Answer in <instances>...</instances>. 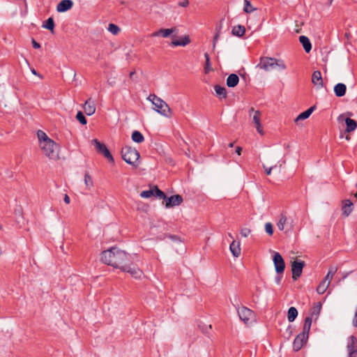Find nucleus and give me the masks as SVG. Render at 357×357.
Segmentation results:
<instances>
[{"instance_id":"26","label":"nucleus","mask_w":357,"mask_h":357,"mask_svg":"<svg viewBox=\"0 0 357 357\" xmlns=\"http://www.w3.org/2000/svg\"><path fill=\"white\" fill-rule=\"evenodd\" d=\"M346 123V132H350L354 131L357 127V122L350 118H347L345 119Z\"/></svg>"},{"instance_id":"4","label":"nucleus","mask_w":357,"mask_h":357,"mask_svg":"<svg viewBox=\"0 0 357 357\" xmlns=\"http://www.w3.org/2000/svg\"><path fill=\"white\" fill-rule=\"evenodd\" d=\"M121 153L122 158L126 162L135 167L137 166L139 153L135 149L126 146L121 149Z\"/></svg>"},{"instance_id":"8","label":"nucleus","mask_w":357,"mask_h":357,"mask_svg":"<svg viewBox=\"0 0 357 357\" xmlns=\"http://www.w3.org/2000/svg\"><path fill=\"white\" fill-rule=\"evenodd\" d=\"M236 310L240 319L245 324L255 318V312L245 306L236 307Z\"/></svg>"},{"instance_id":"25","label":"nucleus","mask_w":357,"mask_h":357,"mask_svg":"<svg viewBox=\"0 0 357 357\" xmlns=\"http://www.w3.org/2000/svg\"><path fill=\"white\" fill-rule=\"evenodd\" d=\"M175 30V28L174 29H160L159 31H155L152 33L153 36H158L160 35H162L164 38L169 37Z\"/></svg>"},{"instance_id":"48","label":"nucleus","mask_w":357,"mask_h":357,"mask_svg":"<svg viewBox=\"0 0 357 357\" xmlns=\"http://www.w3.org/2000/svg\"><path fill=\"white\" fill-rule=\"evenodd\" d=\"M31 43L33 48L38 49L40 47V45L38 42H36L33 38H32Z\"/></svg>"},{"instance_id":"13","label":"nucleus","mask_w":357,"mask_h":357,"mask_svg":"<svg viewBox=\"0 0 357 357\" xmlns=\"http://www.w3.org/2000/svg\"><path fill=\"white\" fill-rule=\"evenodd\" d=\"M166 200L165 207L172 208L176 206H179L183 201V197L180 195H172L169 197L165 199Z\"/></svg>"},{"instance_id":"34","label":"nucleus","mask_w":357,"mask_h":357,"mask_svg":"<svg viewBox=\"0 0 357 357\" xmlns=\"http://www.w3.org/2000/svg\"><path fill=\"white\" fill-rule=\"evenodd\" d=\"M43 27L51 31L52 33L54 29V22L52 17H49L43 24Z\"/></svg>"},{"instance_id":"3","label":"nucleus","mask_w":357,"mask_h":357,"mask_svg":"<svg viewBox=\"0 0 357 357\" xmlns=\"http://www.w3.org/2000/svg\"><path fill=\"white\" fill-rule=\"evenodd\" d=\"M148 99L153 103L155 107L154 109L158 113L165 117L169 118L172 116V109L167 104V102L162 100L160 98L158 97L155 94H151L149 95Z\"/></svg>"},{"instance_id":"35","label":"nucleus","mask_w":357,"mask_h":357,"mask_svg":"<svg viewBox=\"0 0 357 357\" xmlns=\"http://www.w3.org/2000/svg\"><path fill=\"white\" fill-rule=\"evenodd\" d=\"M204 57L206 59V62H205V65H204V73L206 74H208L209 72H211L212 70L209 54L206 52L204 54Z\"/></svg>"},{"instance_id":"27","label":"nucleus","mask_w":357,"mask_h":357,"mask_svg":"<svg viewBox=\"0 0 357 357\" xmlns=\"http://www.w3.org/2000/svg\"><path fill=\"white\" fill-rule=\"evenodd\" d=\"M215 91L216 95L219 97V98H226L227 96V90L225 87L222 86L220 85H215L214 86Z\"/></svg>"},{"instance_id":"2","label":"nucleus","mask_w":357,"mask_h":357,"mask_svg":"<svg viewBox=\"0 0 357 357\" xmlns=\"http://www.w3.org/2000/svg\"><path fill=\"white\" fill-rule=\"evenodd\" d=\"M311 328V320L310 318H305L303 324L302 333H299L294 340L293 349L295 351H299L303 346L309 337V333Z\"/></svg>"},{"instance_id":"24","label":"nucleus","mask_w":357,"mask_h":357,"mask_svg":"<svg viewBox=\"0 0 357 357\" xmlns=\"http://www.w3.org/2000/svg\"><path fill=\"white\" fill-rule=\"evenodd\" d=\"M315 108H316V107L314 105V106L310 107L309 109H307L305 112L301 113L296 117V119H295V121L298 122L300 120H305V119H307L311 115V114L314 112Z\"/></svg>"},{"instance_id":"47","label":"nucleus","mask_w":357,"mask_h":357,"mask_svg":"<svg viewBox=\"0 0 357 357\" xmlns=\"http://www.w3.org/2000/svg\"><path fill=\"white\" fill-rule=\"evenodd\" d=\"M218 38H219V31L215 33V35L213 38V48H215V44L218 40Z\"/></svg>"},{"instance_id":"10","label":"nucleus","mask_w":357,"mask_h":357,"mask_svg":"<svg viewBox=\"0 0 357 357\" xmlns=\"http://www.w3.org/2000/svg\"><path fill=\"white\" fill-rule=\"evenodd\" d=\"M305 261L295 260L291 264L292 278L296 280L302 274L303 268L305 266Z\"/></svg>"},{"instance_id":"11","label":"nucleus","mask_w":357,"mask_h":357,"mask_svg":"<svg viewBox=\"0 0 357 357\" xmlns=\"http://www.w3.org/2000/svg\"><path fill=\"white\" fill-rule=\"evenodd\" d=\"M275 58L261 57L260 59L259 63L257 65V67H259L260 68L264 69L266 71H269L275 68Z\"/></svg>"},{"instance_id":"51","label":"nucleus","mask_w":357,"mask_h":357,"mask_svg":"<svg viewBox=\"0 0 357 357\" xmlns=\"http://www.w3.org/2000/svg\"><path fill=\"white\" fill-rule=\"evenodd\" d=\"M241 151H242V148L241 146H237L236 149V153L238 154V155H241Z\"/></svg>"},{"instance_id":"15","label":"nucleus","mask_w":357,"mask_h":357,"mask_svg":"<svg viewBox=\"0 0 357 357\" xmlns=\"http://www.w3.org/2000/svg\"><path fill=\"white\" fill-rule=\"evenodd\" d=\"M342 215L348 217L353 211V203L349 199L342 201Z\"/></svg>"},{"instance_id":"31","label":"nucleus","mask_w":357,"mask_h":357,"mask_svg":"<svg viewBox=\"0 0 357 357\" xmlns=\"http://www.w3.org/2000/svg\"><path fill=\"white\" fill-rule=\"evenodd\" d=\"M337 271V268L335 266H331L329 268L328 272L324 279V281H326L328 283H331L334 275L336 273Z\"/></svg>"},{"instance_id":"29","label":"nucleus","mask_w":357,"mask_h":357,"mask_svg":"<svg viewBox=\"0 0 357 357\" xmlns=\"http://www.w3.org/2000/svg\"><path fill=\"white\" fill-rule=\"evenodd\" d=\"M190 42V38L188 36H184L181 40H175L172 42L173 46H185Z\"/></svg>"},{"instance_id":"5","label":"nucleus","mask_w":357,"mask_h":357,"mask_svg":"<svg viewBox=\"0 0 357 357\" xmlns=\"http://www.w3.org/2000/svg\"><path fill=\"white\" fill-rule=\"evenodd\" d=\"M40 147L45 155L50 159H56L58 158V146L52 139L40 144Z\"/></svg>"},{"instance_id":"28","label":"nucleus","mask_w":357,"mask_h":357,"mask_svg":"<svg viewBox=\"0 0 357 357\" xmlns=\"http://www.w3.org/2000/svg\"><path fill=\"white\" fill-rule=\"evenodd\" d=\"M287 218L284 213H282L280 215L279 220L277 223V227L280 231L284 229V226L287 224Z\"/></svg>"},{"instance_id":"53","label":"nucleus","mask_w":357,"mask_h":357,"mask_svg":"<svg viewBox=\"0 0 357 357\" xmlns=\"http://www.w3.org/2000/svg\"><path fill=\"white\" fill-rule=\"evenodd\" d=\"M348 357H357V354H349Z\"/></svg>"},{"instance_id":"18","label":"nucleus","mask_w":357,"mask_h":357,"mask_svg":"<svg viewBox=\"0 0 357 357\" xmlns=\"http://www.w3.org/2000/svg\"><path fill=\"white\" fill-rule=\"evenodd\" d=\"M349 354H357V339L351 335L349 337V342L347 344Z\"/></svg>"},{"instance_id":"40","label":"nucleus","mask_w":357,"mask_h":357,"mask_svg":"<svg viewBox=\"0 0 357 357\" xmlns=\"http://www.w3.org/2000/svg\"><path fill=\"white\" fill-rule=\"evenodd\" d=\"M84 183L87 188H91L93 186L92 178L88 172L85 173L84 174Z\"/></svg>"},{"instance_id":"1","label":"nucleus","mask_w":357,"mask_h":357,"mask_svg":"<svg viewBox=\"0 0 357 357\" xmlns=\"http://www.w3.org/2000/svg\"><path fill=\"white\" fill-rule=\"evenodd\" d=\"M130 255L116 247L105 250L101 254V261L107 265L119 268L126 272L135 278H139L142 271L135 264L131 263Z\"/></svg>"},{"instance_id":"33","label":"nucleus","mask_w":357,"mask_h":357,"mask_svg":"<svg viewBox=\"0 0 357 357\" xmlns=\"http://www.w3.org/2000/svg\"><path fill=\"white\" fill-rule=\"evenodd\" d=\"M132 139L136 143H142L144 141L143 135L138 130H135L132 133Z\"/></svg>"},{"instance_id":"41","label":"nucleus","mask_w":357,"mask_h":357,"mask_svg":"<svg viewBox=\"0 0 357 357\" xmlns=\"http://www.w3.org/2000/svg\"><path fill=\"white\" fill-rule=\"evenodd\" d=\"M276 67H278L279 70H284L287 68L285 63L282 60L275 59V68Z\"/></svg>"},{"instance_id":"43","label":"nucleus","mask_w":357,"mask_h":357,"mask_svg":"<svg viewBox=\"0 0 357 357\" xmlns=\"http://www.w3.org/2000/svg\"><path fill=\"white\" fill-rule=\"evenodd\" d=\"M265 230H266V232L268 235H270V236L273 235V225L271 222L266 223V225H265Z\"/></svg>"},{"instance_id":"50","label":"nucleus","mask_w":357,"mask_h":357,"mask_svg":"<svg viewBox=\"0 0 357 357\" xmlns=\"http://www.w3.org/2000/svg\"><path fill=\"white\" fill-rule=\"evenodd\" d=\"M63 201L67 204H70V199L68 195H66V194L65 195V196L63 197Z\"/></svg>"},{"instance_id":"45","label":"nucleus","mask_w":357,"mask_h":357,"mask_svg":"<svg viewBox=\"0 0 357 357\" xmlns=\"http://www.w3.org/2000/svg\"><path fill=\"white\" fill-rule=\"evenodd\" d=\"M276 167V166H273V167H271L268 168V167H266L265 165H263V167H264V170H265V172H266V174L267 175H270V174H271V173L272 169H273L274 167Z\"/></svg>"},{"instance_id":"14","label":"nucleus","mask_w":357,"mask_h":357,"mask_svg":"<svg viewBox=\"0 0 357 357\" xmlns=\"http://www.w3.org/2000/svg\"><path fill=\"white\" fill-rule=\"evenodd\" d=\"M73 6L72 0H62L56 6V10L59 13H64L71 9Z\"/></svg>"},{"instance_id":"42","label":"nucleus","mask_w":357,"mask_h":357,"mask_svg":"<svg viewBox=\"0 0 357 357\" xmlns=\"http://www.w3.org/2000/svg\"><path fill=\"white\" fill-rule=\"evenodd\" d=\"M244 3L245 5L243 10L245 13H250L254 10L249 1L245 0Z\"/></svg>"},{"instance_id":"37","label":"nucleus","mask_w":357,"mask_h":357,"mask_svg":"<svg viewBox=\"0 0 357 357\" xmlns=\"http://www.w3.org/2000/svg\"><path fill=\"white\" fill-rule=\"evenodd\" d=\"M329 283L326 281H322L317 287V291L319 294H323L326 292L327 288L329 286Z\"/></svg>"},{"instance_id":"9","label":"nucleus","mask_w":357,"mask_h":357,"mask_svg":"<svg viewBox=\"0 0 357 357\" xmlns=\"http://www.w3.org/2000/svg\"><path fill=\"white\" fill-rule=\"evenodd\" d=\"M151 196H155L159 199H166L165 193L160 190L158 186L155 185L153 188L149 190H144L140 193V197L142 198H149Z\"/></svg>"},{"instance_id":"55","label":"nucleus","mask_w":357,"mask_h":357,"mask_svg":"<svg viewBox=\"0 0 357 357\" xmlns=\"http://www.w3.org/2000/svg\"><path fill=\"white\" fill-rule=\"evenodd\" d=\"M133 74H134V72H131V73H130V77H131L133 75Z\"/></svg>"},{"instance_id":"12","label":"nucleus","mask_w":357,"mask_h":357,"mask_svg":"<svg viewBox=\"0 0 357 357\" xmlns=\"http://www.w3.org/2000/svg\"><path fill=\"white\" fill-rule=\"evenodd\" d=\"M273 263L277 274H282L285 268V264L279 252H275L273 255Z\"/></svg>"},{"instance_id":"54","label":"nucleus","mask_w":357,"mask_h":357,"mask_svg":"<svg viewBox=\"0 0 357 357\" xmlns=\"http://www.w3.org/2000/svg\"><path fill=\"white\" fill-rule=\"evenodd\" d=\"M228 146H229V147H233V146H234V143H233V142H231V143H229V145H228Z\"/></svg>"},{"instance_id":"44","label":"nucleus","mask_w":357,"mask_h":357,"mask_svg":"<svg viewBox=\"0 0 357 357\" xmlns=\"http://www.w3.org/2000/svg\"><path fill=\"white\" fill-rule=\"evenodd\" d=\"M251 233V230L249 229V228H242L241 229V231H240V234L243 237H247Z\"/></svg>"},{"instance_id":"21","label":"nucleus","mask_w":357,"mask_h":357,"mask_svg":"<svg viewBox=\"0 0 357 357\" xmlns=\"http://www.w3.org/2000/svg\"><path fill=\"white\" fill-rule=\"evenodd\" d=\"M229 249L233 256L238 257L241 255L240 242L233 241L230 244Z\"/></svg>"},{"instance_id":"36","label":"nucleus","mask_w":357,"mask_h":357,"mask_svg":"<svg viewBox=\"0 0 357 357\" xmlns=\"http://www.w3.org/2000/svg\"><path fill=\"white\" fill-rule=\"evenodd\" d=\"M37 135H38V138L40 144H41L43 143H45L48 140L51 139L50 138L48 137L47 134L42 130H38L37 132Z\"/></svg>"},{"instance_id":"52","label":"nucleus","mask_w":357,"mask_h":357,"mask_svg":"<svg viewBox=\"0 0 357 357\" xmlns=\"http://www.w3.org/2000/svg\"><path fill=\"white\" fill-rule=\"evenodd\" d=\"M169 237L172 239V240H176L177 239V236H173V235H169Z\"/></svg>"},{"instance_id":"23","label":"nucleus","mask_w":357,"mask_h":357,"mask_svg":"<svg viewBox=\"0 0 357 357\" xmlns=\"http://www.w3.org/2000/svg\"><path fill=\"white\" fill-rule=\"evenodd\" d=\"M239 82V77L236 74H231L227 78V85L229 87H235Z\"/></svg>"},{"instance_id":"32","label":"nucleus","mask_w":357,"mask_h":357,"mask_svg":"<svg viewBox=\"0 0 357 357\" xmlns=\"http://www.w3.org/2000/svg\"><path fill=\"white\" fill-rule=\"evenodd\" d=\"M245 32V29L242 25H238V26H234L232 29V31H231L233 35L239 36V37L243 36L244 35Z\"/></svg>"},{"instance_id":"39","label":"nucleus","mask_w":357,"mask_h":357,"mask_svg":"<svg viewBox=\"0 0 357 357\" xmlns=\"http://www.w3.org/2000/svg\"><path fill=\"white\" fill-rule=\"evenodd\" d=\"M76 119L82 125H86V123H87L86 117L84 116L83 113L82 112H80V111H79L77 113Z\"/></svg>"},{"instance_id":"19","label":"nucleus","mask_w":357,"mask_h":357,"mask_svg":"<svg viewBox=\"0 0 357 357\" xmlns=\"http://www.w3.org/2000/svg\"><path fill=\"white\" fill-rule=\"evenodd\" d=\"M312 82L317 86L319 88H321L324 86L321 73L319 70H315L312 75Z\"/></svg>"},{"instance_id":"30","label":"nucleus","mask_w":357,"mask_h":357,"mask_svg":"<svg viewBox=\"0 0 357 357\" xmlns=\"http://www.w3.org/2000/svg\"><path fill=\"white\" fill-rule=\"evenodd\" d=\"M298 316V310L294 307L289 308L287 312V319L289 322H293Z\"/></svg>"},{"instance_id":"7","label":"nucleus","mask_w":357,"mask_h":357,"mask_svg":"<svg viewBox=\"0 0 357 357\" xmlns=\"http://www.w3.org/2000/svg\"><path fill=\"white\" fill-rule=\"evenodd\" d=\"M91 144L95 146V149L96 151L102 154L108 160L109 162H114V158L112 155L111 153L107 148L106 145L103 143H101L98 139H95L91 141Z\"/></svg>"},{"instance_id":"56","label":"nucleus","mask_w":357,"mask_h":357,"mask_svg":"<svg viewBox=\"0 0 357 357\" xmlns=\"http://www.w3.org/2000/svg\"><path fill=\"white\" fill-rule=\"evenodd\" d=\"M32 73H33V74H35V75L36 74V70H32Z\"/></svg>"},{"instance_id":"6","label":"nucleus","mask_w":357,"mask_h":357,"mask_svg":"<svg viewBox=\"0 0 357 357\" xmlns=\"http://www.w3.org/2000/svg\"><path fill=\"white\" fill-rule=\"evenodd\" d=\"M249 115L252 119V122L255 124L257 132L261 135H264L263 128L261 124V112L259 110H255L253 107H251L249 110Z\"/></svg>"},{"instance_id":"57","label":"nucleus","mask_w":357,"mask_h":357,"mask_svg":"<svg viewBox=\"0 0 357 357\" xmlns=\"http://www.w3.org/2000/svg\"><path fill=\"white\" fill-rule=\"evenodd\" d=\"M291 331H289V337H288V338H289V337H290V335H291Z\"/></svg>"},{"instance_id":"16","label":"nucleus","mask_w":357,"mask_h":357,"mask_svg":"<svg viewBox=\"0 0 357 357\" xmlns=\"http://www.w3.org/2000/svg\"><path fill=\"white\" fill-rule=\"evenodd\" d=\"M321 309V303L318 302L314 303V306L310 310V316L307 317L306 318H310L311 320V322L312 321V319L316 321L319 315L320 314Z\"/></svg>"},{"instance_id":"20","label":"nucleus","mask_w":357,"mask_h":357,"mask_svg":"<svg viewBox=\"0 0 357 357\" xmlns=\"http://www.w3.org/2000/svg\"><path fill=\"white\" fill-rule=\"evenodd\" d=\"M347 86L343 83H338L334 86V93L337 97H342L345 95Z\"/></svg>"},{"instance_id":"49","label":"nucleus","mask_w":357,"mask_h":357,"mask_svg":"<svg viewBox=\"0 0 357 357\" xmlns=\"http://www.w3.org/2000/svg\"><path fill=\"white\" fill-rule=\"evenodd\" d=\"M282 274H278V275L275 277V282L278 284H280V282H281V280H282Z\"/></svg>"},{"instance_id":"46","label":"nucleus","mask_w":357,"mask_h":357,"mask_svg":"<svg viewBox=\"0 0 357 357\" xmlns=\"http://www.w3.org/2000/svg\"><path fill=\"white\" fill-rule=\"evenodd\" d=\"M189 5V1L188 0H183V1H181L178 3V6L181 7H187Z\"/></svg>"},{"instance_id":"59","label":"nucleus","mask_w":357,"mask_h":357,"mask_svg":"<svg viewBox=\"0 0 357 357\" xmlns=\"http://www.w3.org/2000/svg\"><path fill=\"white\" fill-rule=\"evenodd\" d=\"M347 275H345L343 277V278H346V277H347Z\"/></svg>"},{"instance_id":"17","label":"nucleus","mask_w":357,"mask_h":357,"mask_svg":"<svg viewBox=\"0 0 357 357\" xmlns=\"http://www.w3.org/2000/svg\"><path fill=\"white\" fill-rule=\"evenodd\" d=\"M84 112L86 115L91 116L93 114L96 112V106L94 101L91 100V98H89L86 100L84 105Z\"/></svg>"},{"instance_id":"22","label":"nucleus","mask_w":357,"mask_h":357,"mask_svg":"<svg viewBox=\"0 0 357 357\" xmlns=\"http://www.w3.org/2000/svg\"><path fill=\"white\" fill-rule=\"evenodd\" d=\"M299 41L302 44L303 49L307 53H309L312 50V45L309 38L305 36H301Z\"/></svg>"},{"instance_id":"58","label":"nucleus","mask_w":357,"mask_h":357,"mask_svg":"<svg viewBox=\"0 0 357 357\" xmlns=\"http://www.w3.org/2000/svg\"><path fill=\"white\" fill-rule=\"evenodd\" d=\"M229 237L232 238V236L231 235V234H229Z\"/></svg>"},{"instance_id":"38","label":"nucleus","mask_w":357,"mask_h":357,"mask_svg":"<svg viewBox=\"0 0 357 357\" xmlns=\"http://www.w3.org/2000/svg\"><path fill=\"white\" fill-rule=\"evenodd\" d=\"M107 29L109 32H111L114 35L118 34L119 32L120 31V28L117 25L112 24V23L109 24Z\"/></svg>"}]
</instances>
